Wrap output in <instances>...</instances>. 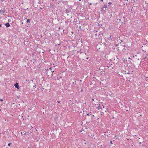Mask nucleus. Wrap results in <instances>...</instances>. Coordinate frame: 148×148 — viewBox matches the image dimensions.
Returning a JSON list of instances; mask_svg holds the SVG:
<instances>
[{
  "instance_id": "1",
  "label": "nucleus",
  "mask_w": 148,
  "mask_h": 148,
  "mask_svg": "<svg viewBox=\"0 0 148 148\" xmlns=\"http://www.w3.org/2000/svg\"><path fill=\"white\" fill-rule=\"evenodd\" d=\"M5 25L7 27H9L10 26V24L8 23H6L5 24Z\"/></svg>"
},
{
  "instance_id": "2",
  "label": "nucleus",
  "mask_w": 148,
  "mask_h": 148,
  "mask_svg": "<svg viewBox=\"0 0 148 148\" xmlns=\"http://www.w3.org/2000/svg\"><path fill=\"white\" fill-rule=\"evenodd\" d=\"M14 86L15 87L18 88L19 87L18 84L17 83H16L14 85Z\"/></svg>"
},
{
  "instance_id": "3",
  "label": "nucleus",
  "mask_w": 148,
  "mask_h": 148,
  "mask_svg": "<svg viewBox=\"0 0 148 148\" xmlns=\"http://www.w3.org/2000/svg\"><path fill=\"white\" fill-rule=\"evenodd\" d=\"M5 10H1L0 11V13H1V14H3V13H4Z\"/></svg>"
},
{
  "instance_id": "4",
  "label": "nucleus",
  "mask_w": 148,
  "mask_h": 148,
  "mask_svg": "<svg viewBox=\"0 0 148 148\" xmlns=\"http://www.w3.org/2000/svg\"><path fill=\"white\" fill-rule=\"evenodd\" d=\"M97 108L98 110H100L101 109V107L99 104V106H98Z\"/></svg>"
},
{
  "instance_id": "5",
  "label": "nucleus",
  "mask_w": 148,
  "mask_h": 148,
  "mask_svg": "<svg viewBox=\"0 0 148 148\" xmlns=\"http://www.w3.org/2000/svg\"><path fill=\"white\" fill-rule=\"evenodd\" d=\"M21 135L23 136V135H25V132H21Z\"/></svg>"
},
{
  "instance_id": "6",
  "label": "nucleus",
  "mask_w": 148,
  "mask_h": 148,
  "mask_svg": "<svg viewBox=\"0 0 148 148\" xmlns=\"http://www.w3.org/2000/svg\"><path fill=\"white\" fill-rule=\"evenodd\" d=\"M30 22V20L29 19H28L27 20V21H26L27 23H29V22Z\"/></svg>"
},
{
  "instance_id": "7",
  "label": "nucleus",
  "mask_w": 148,
  "mask_h": 148,
  "mask_svg": "<svg viewBox=\"0 0 148 148\" xmlns=\"http://www.w3.org/2000/svg\"><path fill=\"white\" fill-rule=\"evenodd\" d=\"M87 116H90L91 115V114H89V113H88V114H87Z\"/></svg>"
},
{
  "instance_id": "8",
  "label": "nucleus",
  "mask_w": 148,
  "mask_h": 148,
  "mask_svg": "<svg viewBox=\"0 0 148 148\" xmlns=\"http://www.w3.org/2000/svg\"><path fill=\"white\" fill-rule=\"evenodd\" d=\"M11 143H9V144H8V146H9H9H10V145H11Z\"/></svg>"
},
{
  "instance_id": "9",
  "label": "nucleus",
  "mask_w": 148,
  "mask_h": 148,
  "mask_svg": "<svg viewBox=\"0 0 148 148\" xmlns=\"http://www.w3.org/2000/svg\"><path fill=\"white\" fill-rule=\"evenodd\" d=\"M51 71L52 72V75H53V72H54V71Z\"/></svg>"
},
{
  "instance_id": "10",
  "label": "nucleus",
  "mask_w": 148,
  "mask_h": 148,
  "mask_svg": "<svg viewBox=\"0 0 148 148\" xmlns=\"http://www.w3.org/2000/svg\"><path fill=\"white\" fill-rule=\"evenodd\" d=\"M0 101H3V100L2 99H0Z\"/></svg>"
},
{
  "instance_id": "11",
  "label": "nucleus",
  "mask_w": 148,
  "mask_h": 148,
  "mask_svg": "<svg viewBox=\"0 0 148 148\" xmlns=\"http://www.w3.org/2000/svg\"><path fill=\"white\" fill-rule=\"evenodd\" d=\"M49 70H51L52 69V68H49Z\"/></svg>"
},
{
  "instance_id": "12",
  "label": "nucleus",
  "mask_w": 148,
  "mask_h": 148,
  "mask_svg": "<svg viewBox=\"0 0 148 148\" xmlns=\"http://www.w3.org/2000/svg\"><path fill=\"white\" fill-rule=\"evenodd\" d=\"M57 102L59 103H60V101H58Z\"/></svg>"
},
{
  "instance_id": "13",
  "label": "nucleus",
  "mask_w": 148,
  "mask_h": 148,
  "mask_svg": "<svg viewBox=\"0 0 148 148\" xmlns=\"http://www.w3.org/2000/svg\"><path fill=\"white\" fill-rule=\"evenodd\" d=\"M111 2H109V3H108V4H111Z\"/></svg>"
},
{
  "instance_id": "14",
  "label": "nucleus",
  "mask_w": 148,
  "mask_h": 148,
  "mask_svg": "<svg viewBox=\"0 0 148 148\" xmlns=\"http://www.w3.org/2000/svg\"><path fill=\"white\" fill-rule=\"evenodd\" d=\"M101 1H103V0H101Z\"/></svg>"
},
{
  "instance_id": "15",
  "label": "nucleus",
  "mask_w": 148,
  "mask_h": 148,
  "mask_svg": "<svg viewBox=\"0 0 148 148\" xmlns=\"http://www.w3.org/2000/svg\"><path fill=\"white\" fill-rule=\"evenodd\" d=\"M105 7H107V5H105Z\"/></svg>"
},
{
  "instance_id": "16",
  "label": "nucleus",
  "mask_w": 148,
  "mask_h": 148,
  "mask_svg": "<svg viewBox=\"0 0 148 148\" xmlns=\"http://www.w3.org/2000/svg\"><path fill=\"white\" fill-rule=\"evenodd\" d=\"M86 59H88V58H86Z\"/></svg>"
},
{
  "instance_id": "17",
  "label": "nucleus",
  "mask_w": 148,
  "mask_h": 148,
  "mask_svg": "<svg viewBox=\"0 0 148 148\" xmlns=\"http://www.w3.org/2000/svg\"><path fill=\"white\" fill-rule=\"evenodd\" d=\"M92 4V3H90V5H91Z\"/></svg>"
},
{
  "instance_id": "18",
  "label": "nucleus",
  "mask_w": 148,
  "mask_h": 148,
  "mask_svg": "<svg viewBox=\"0 0 148 148\" xmlns=\"http://www.w3.org/2000/svg\"><path fill=\"white\" fill-rule=\"evenodd\" d=\"M1 25H0V27H1Z\"/></svg>"
},
{
  "instance_id": "19",
  "label": "nucleus",
  "mask_w": 148,
  "mask_h": 148,
  "mask_svg": "<svg viewBox=\"0 0 148 148\" xmlns=\"http://www.w3.org/2000/svg\"><path fill=\"white\" fill-rule=\"evenodd\" d=\"M92 101H94V99H92Z\"/></svg>"
},
{
  "instance_id": "20",
  "label": "nucleus",
  "mask_w": 148,
  "mask_h": 148,
  "mask_svg": "<svg viewBox=\"0 0 148 148\" xmlns=\"http://www.w3.org/2000/svg\"><path fill=\"white\" fill-rule=\"evenodd\" d=\"M111 143H112V141L110 142Z\"/></svg>"
}]
</instances>
